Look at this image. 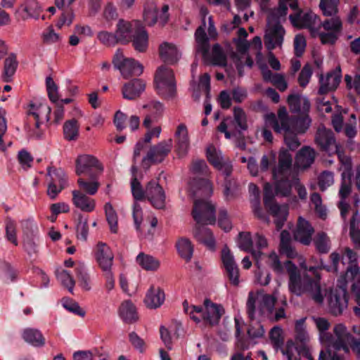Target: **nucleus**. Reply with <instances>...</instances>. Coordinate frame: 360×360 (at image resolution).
Returning <instances> with one entry per match:
<instances>
[{
    "label": "nucleus",
    "instance_id": "nucleus-1",
    "mask_svg": "<svg viewBox=\"0 0 360 360\" xmlns=\"http://www.w3.org/2000/svg\"><path fill=\"white\" fill-rule=\"evenodd\" d=\"M300 266L306 271L312 272L314 278H310L308 274L300 276L297 267L290 261L285 263V267L289 274L288 289L290 292L297 296L307 295L315 303L321 304L326 296V289L323 288L320 284V276L317 272L318 267H307L305 259L302 257L298 258Z\"/></svg>",
    "mask_w": 360,
    "mask_h": 360
},
{
    "label": "nucleus",
    "instance_id": "nucleus-2",
    "mask_svg": "<svg viewBox=\"0 0 360 360\" xmlns=\"http://www.w3.org/2000/svg\"><path fill=\"white\" fill-rule=\"evenodd\" d=\"M354 337L343 323H337L333 326V333H323L321 336V343L326 347V350H321L319 354V360H342V359L332 352L342 350L349 353V346Z\"/></svg>",
    "mask_w": 360,
    "mask_h": 360
},
{
    "label": "nucleus",
    "instance_id": "nucleus-3",
    "mask_svg": "<svg viewBox=\"0 0 360 360\" xmlns=\"http://www.w3.org/2000/svg\"><path fill=\"white\" fill-rule=\"evenodd\" d=\"M292 155L285 149L280 151L278 163L272 168V176L274 180L275 188H273L274 196L281 195L286 197L290 195L293 186Z\"/></svg>",
    "mask_w": 360,
    "mask_h": 360
},
{
    "label": "nucleus",
    "instance_id": "nucleus-4",
    "mask_svg": "<svg viewBox=\"0 0 360 360\" xmlns=\"http://www.w3.org/2000/svg\"><path fill=\"white\" fill-rule=\"evenodd\" d=\"M266 125L272 127L275 131L304 133L310 126L311 119L308 115H300L289 117L285 108H281L278 117L274 114H268L265 117Z\"/></svg>",
    "mask_w": 360,
    "mask_h": 360
},
{
    "label": "nucleus",
    "instance_id": "nucleus-5",
    "mask_svg": "<svg viewBox=\"0 0 360 360\" xmlns=\"http://www.w3.org/2000/svg\"><path fill=\"white\" fill-rule=\"evenodd\" d=\"M278 291L273 295L262 291H250L247 300V312L250 319H259L265 314H271L278 298Z\"/></svg>",
    "mask_w": 360,
    "mask_h": 360
},
{
    "label": "nucleus",
    "instance_id": "nucleus-6",
    "mask_svg": "<svg viewBox=\"0 0 360 360\" xmlns=\"http://www.w3.org/2000/svg\"><path fill=\"white\" fill-rule=\"evenodd\" d=\"M280 12L269 11L266 27L264 36V44L268 50L281 47L285 34V30L281 22H285L286 15H281Z\"/></svg>",
    "mask_w": 360,
    "mask_h": 360
},
{
    "label": "nucleus",
    "instance_id": "nucleus-7",
    "mask_svg": "<svg viewBox=\"0 0 360 360\" xmlns=\"http://www.w3.org/2000/svg\"><path fill=\"white\" fill-rule=\"evenodd\" d=\"M183 306L185 312L194 321L198 323L202 320L212 326L217 324L224 313L221 305L213 303L208 300H205L203 307L190 306L187 301L184 302Z\"/></svg>",
    "mask_w": 360,
    "mask_h": 360
},
{
    "label": "nucleus",
    "instance_id": "nucleus-8",
    "mask_svg": "<svg viewBox=\"0 0 360 360\" xmlns=\"http://www.w3.org/2000/svg\"><path fill=\"white\" fill-rule=\"evenodd\" d=\"M196 41V49L198 53H200L205 60L210 61L215 65L224 66L226 65V56L221 46L215 44L212 51V54H209V38L202 27H199L195 33Z\"/></svg>",
    "mask_w": 360,
    "mask_h": 360
},
{
    "label": "nucleus",
    "instance_id": "nucleus-9",
    "mask_svg": "<svg viewBox=\"0 0 360 360\" xmlns=\"http://www.w3.org/2000/svg\"><path fill=\"white\" fill-rule=\"evenodd\" d=\"M158 93L166 98H173L176 94V82L172 70L167 66L160 67L155 76Z\"/></svg>",
    "mask_w": 360,
    "mask_h": 360
},
{
    "label": "nucleus",
    "instance_id": "nucleus-10",
    "mask_svg": "<svg viewBox=\"0 0 360 360\" xmlns=\"http://www.w3.org/2000/svg\"><path fill=\"white\" fill-rule=\"evenodd\" d=\"M264 203L266 208L275 218V224L280 229L288 214V207L286 205H278L274 201L273 186L266 183L264 187Z\"/></svg>",
    "mask_w": 360,
    "mask_h": 360
},
{
    "label": "nucleus",
    "instance_id": "nucleus-11",
    "mask_svg": "<svg viewBox=\"0 0 360 360\" xmlns=\"http://www.w3.org/2000/svg\"><path fill=\"white\" fill-rule=\"evenodd\" d=\"M293 13L289 15V20L292 25L298 29H309L311 34L315 37L318 30L321 28L319 18L311 11H303L298 8V6L294 10Z\"/></svg>",
    "mask_w": 360,
    "mask_h": 360
},
{
    "label": "nucleus",
    "instance_id": "nucleus-12",
    "mask_svg": "<svg viewBox=\"0 0 360 360\" xmlns=\"http://www.w3.org/2000/svg\"><path fill=\"white\" fill-rule=\"evenodd\" d=\"M247 37L248 33L246 30L244 28H240L238 30V38L234 39L236 46V52L233 53L232 58L240 75L241 68L244 65L252 67L253 64V61L251 60L248 53L250 44L246 40Z\"/></svg>",
    "mask_w": 360,
    "mask_h": 360
},
{
    "label": "nucleus",
    "instance_id": "nucleus-13",
    "mask_svg": "<svg viewBox=\"0 0 360 360\" xmlns=\"http://www.w3.org/2000/svg\"><path fill=\"white\" fill-rule=\"evenodd\" d=\"M330 311L337 316L342 313L347 307V286L343 279L338 281L337 287L331 289L328 297Z\"/></svg>",
    "mask_w": 360,
    "mask_h": 360
},
{
    "label": "nucleus",
    "instance_id": "nucleus-14",
    "mask_svg": "<svg viewBox=\"0 0 360 360\" xmlns=\"http://www.w3.org/2000/svg\"><path fill=\"white\" fill-rule=\"evenodd\" d=\"M113 64L116 68L120 70L124 79H128L131 76H139L143 71V67L139 61L134 58H126L120 50L114 56Z\"/></svg>",
    "mask_w": 360,
    "mask_h": 360
},
{
    "label": "nucleus",
    "instance_id": "nucleus-15",
    "mask_svg": "<svg viewBox=\"0 0 360 360\" xmlns=\"http://www.w3.org/2000/svg\"><path fill=\"white\" fill-rule=\"evenodd\" d=\"M47 177L46 193L51 200H54L68 186L67 176L63 169L49 167L47 169Z\"/></svg>",
    "mask_w": 360,
    "mask_h": 360
},
{
    "label": "nucleus",
    "instance_id": "nucleus-16",
    "mask_svg": "<svg viewBox=\"0 0 360 360\" xmlns=\"http://www.w3.org/2000/svg\"><path fill=\"white\" fill-rule=\"evenodd\" d=\"M192 214L198 224H213L215 222V208L208 200H195Z\"/></svg>",
    "mask_w": 360,
    "mask_h": 360
},
{
    "label": "nucleus",
    "instance_id": "nucleus-17",
    "mask_svg": "<svg viewBox=\"0 0 360 360\" xmlns=\"http://www.w3.org/2000/svg\"><path fill=\"white\" fill-rule=\"evenodd\" d=\"M172 148V140L162 141L156 145L151 146L148 150L146 156L142 160L143 167H149L152 164L162 162L171 152Z\"/></svg>",
    "mask_w": 360,
    "mask_h": 360
},
{
    "label": "nucleus",
    "instance_id": "nucleus-18",
    "mask_svg": "<svg viewBox=\"0 0 360 360\" xmlns=\"http://www.w3.org/2000/svg\"><path fill=\"white\" fill-rule=\"evenodd\" d=\"M342 21L338 17L332 18L321 22V27L328 32H320L318 30V35L322 44H333L337 40L338 34L342 30Z\"/></svg>",
    "mask_w": 360,
    "mask_h": 360
},
{
    "label": "nucleus",
    "instance_id": "nucleus-19",
    "mask_svg": "<svg viewBox=\"0 0 360 360\" xmlns=\"http://www.w3.org/2000/svg\"><path fill=\"white\" fill-rule=\"evenodd\" d=\"M51 111V108L45 103L37 102L30 104L27 114L34 118L36 129H39L41 124L49 121ZM34 135L40 137L41 133L37 130L34 132Z\"/></svg>",
    "mask_w": 360,
    "mask_h": 360
},
{
    "label": "nucleus",
    "instance_id": "nucleus-20",
    "mask_svg": "<svg viewBox=\"0 0 360 360\" xmlns=\"http://www.w3.org/2000/svg\"><path fill=\"white\" fill-rule=\"evenodd\" d=\"M23 231V247L25 250L30 256L38 252L37 244V226L32 221H22Z\"/></svg>",
    "mask_w": 360,
    "mask_h": 360
},
{
    "label": "nucleus",
    "instance_id": "nucleus-21",
    "mask_svg": "<svg viewBox=\"0 0 360 360\" xmlns=\"http://www.w3.org/2000/svg\"><path fill=\"white\" fill-rule=\"evenodd\" d=\"M340 279H343L346 285L347 283H351V291L359 304L354 310L356 314L360 315V266L347 267L345 275Z\"/></svg>",
    "mask_w": 360,
    "mask_h": 360
},
{
    "label": "nucleus",
    "instance_id": "nucleus-22",
    "mask_svg": "<svg viewBox=\"0 0 360 360\" xmlns=\"http://www.w3.org/2000/svg\"><path fill=\"white\" fill-rule=\"evenodd\" d=\"M145 198L157 209L165 206L166 195L163 188L157 180H151L145 188Z\"/></svg>",
    "mask_w": 360,
    "mask_h": 360
},
{
    "label": "nucleus",
    "instance_id": "nucleus-23",
    "mask_svg": "<svg viewBox=\"0 0 360 360\" xmlns=\"http://www.w3.org/2000/svg\"><path fill=\"white\" fill-rule=\"evenodd\" d=\"M96 261L102 271L112 270L114 254L111 248L105 243L98 242L94 248Z\"/></svg>",
    "mask_w": 360,
    "mask_h": 360
},
{
    "label": "nucleus",
    "instance_id": "nucleus-24",
    "mask_svg": "<svg viewBox=\"0 0 360 360\" xmlns=\"http://www.w3.org/2000/svg\"><path fill=\"white\" fill-rule=\"evenodd\" d=\"M103 169L99 161L90 155H79L76 161V173L77 175H91L93 172L101 173Z\"/></svg>",
    "mask_w": 360,
    "mask_h": 360
},
{
    "label": "nucleus",
    "instance_id": "nucleus-25",
    "mask_svg": "<svg viewBox=\"0 0 360 360\" xmlns=\"http://www.w3.org/2000/svg\"><path fill=\"white\" fill-rule=\"evenodd\" d=\"M221 259L230 282L233 285H238L239 283V269L235 262L233 255L226 245L224 246L221 251Z\"/></svg>",
    "mask_w": 360,
    "mask_h": 360
},
{
    "label": "nucleus",
    "instance_id": "nucleus-26",
    "mask_svg": "<svg viewBox=\"0 0 360 360\" xmlns=\"http://www.w3.org/2000/svg\"><path fill=\"white\" fill-rule=\"evenodd\" d=\"M207 158L208 161L223 174L229 176L233 171L231 162L224 159L221 151L215 146L210 145L207 148Z\"/></svg>",
    "mask_w": 360,
    "mask_h": 360
},
{
    "label": "nucleus",
    "instance_id": "nucleus-27",
    "mask_svg": "<svg viewBox=\"0 0 360 360\" xmlns=\"http://www.w3.org/2000/svg\"><path fill=\"white\" fill-rule=\"evenodd\" d=\"M315 141L320 148L329 153L337 152L338 147L333 133L330 129H327L324 126H320L315 136Z\"/></svg>",
    "mask_w": 360,
    "mask_h": 360
},
{
    "label": "nucleus",
    "instance_id": "nucleus-28",
    "mask_svg": "<svg viewBox=\"0 0 360 360\" xmlns=\"http://www.w3.org/2000/svg\"><path fill=\"white\" fill-rule=\"evenodd\" d=\"M41 12V7L37 0H24L15 13L19 15L22 20H26L29 18L39 19Z\"/></svg>",
    "mask_w": 360,
    "mask_h": 360
},
{
    "label": "nucleus",
    "instance_id": "nucleus-29",
    "mask_svg": "<svg viewBox=\"0 0 360 360\" xmlns=\"http://www.w3.org/2000/svg\"><path fill=\"white\" fill-rule=\"evenodd\" d=\"M314 229L308 221L300 217L297 227L294 231L295 239L303 245H308L311 243Z\"/></svg>",
    "mask_w": 360,
    "mask_h": 360
},
{
    "label": "nucleus",
    "instance_id": "nucleus-30",
    "mask_svg": "<svg viewBox=\"0 0 360 360\" xmlns=\"http://www.w3.org/2000/svg\"><path fill=\"white\" fill-rule=\"evenodd\" d=\"M340 79L341 71L340 68L333 72H328L326 76L321 75L319 79V94H324L335 90L338 86Z\"/></svg>",
    "mask_w": 360,
    "mask_h": 360
},
{
    "label": "nucleus",
    "instance_id": "nucleus-31",
    "mask_svg": "<svg viewBox=\"0 0 360 360\" xmlns=\"http://www.w3.org/2000/svg\"><path fill=\"white\" fill-rule=\"evenodd\" d=\"M73 205L82 212H91L96 208V201L81 191L73 190L72 191Z\"/></svg>",
    "mask_w": 360,
    "mask_h": 360
},
{
    "label": "nucleus",
    "instance_id": "nucleus-32",
    "mask_svg": "<svg viewBox=\"0 0 360 360\" xmlns=\"http://www.w3.org/2000/svg\"><path fill=\"white\" fill-rule=\"evenodd\" d=\"M164 291L160 288L151 285L144 299L146 306L149 309L159 308L165 302Z\"/></svg>",
    "mask_w": 360,
    "mask_h": 360
},
{
    "label": "nucleus",
    "instance_id": "nucleus-33",
    "mask_svg": "<svg viewBox=\"0 0 360 360\" xmlns=\"http://www.w3.org/2000/svg\"><path fill=\"white\" fill-rule=\"evenodd\" d=\"M288 103L291 112L300 115H307L310 103L309 100L298 94H291L288 98Z\"/></svg>",
    "mask_w": 360,
    "mask_h": 360
},
{
    "label": "nucleus",
    "instance_id": "nucleus-34",
    "mask_svg": "<svg viewBox=\"0 0 360 360\" xmlns=\"http://www.w3.org/2000/svg\"><path fill=\"white\" fill-rule=\"evenodd\" d=\"M146 84L141 79H134L124 84L122 94L127 100H134L145 90Z\"/></svg>",
    "mask_w": 360,
    "mask_h": 360
},
{
    "label": "nucleus",
    "instance_id": "nucleus-35",
    "mask_svg": "<svg viewBox=\"0 0 360 360\" xmlns=\"http://www.w3.org/2000/svg\"><path fill=\"white\" fill-rule=\"evenodd\" d=\"M174 136L176 151L179 155L183 156L188 152L190 144L188 129L184 124L177 127Z\"/></svg>",
    "mask_w": 360,
    "mask_h": 360
},
{
    "label": "nucleus",
    "instance_id": "nucleus-36",
    "mask_svg": "<svg viewBox=\"0 0 360 360\" xmlns=\"http://www.w3.org/2000/svg\"><path fill=\"white\" fill-rule=\"evenodd\" d=\"M159 54L161 59L169 64H174L181 57V52L177 46L169 42H163L159 46Z\"/></svg>",
    "mask_w": 360,
    "mask_h": 360
},
{
    "label": "nucleus",
    "instance_id": "nucleus-37",
    "mask_svg": "<svg viewBox=\"0 0 360 360\" xmlns=\"http://www.w3.org/2000/svg\"><path fill=\"white\" fill-rule=\"evenodd\" d=\"M333 265L335 269L337 271L338 269L339 261L342 260L344 264H347V267H352L353 266H359L357 264V254L351 248H345L344 252L340 257L338 253L333 252L330 256Z\"/></svg>",
    "mask_w": 360,
    "mask_h": 360
},
{
    "label": "nucleus",
    "instance_id": "nucleus-38",
    "mask_svg": "<svg viewBox=\"0 0 360 360\" xmlns=\"http://www.w3.org/2000/svg\"><path fill=\"white\" fill-rule=\"evenodd\" d=\"M238 245L242 250L251 252L255 260L256 265L259 266V262L262 254L259 250L252 249V240L249 232H243L239 234Z\"/></svg>",
    "mask_w": 360,
    "mask_h": 360
},
{
    "label": "nucleus",
    "instance_id": "nucleus-39",
    "mask_svg": "<svg viewBox=\"0 0 360 360\" xmlns=\"http://www.w3.org/2000/svg\"><path fill=\"white\" fill-rule=\"evenodd\" d=\"M190 186L193 194L198 198L210 197L213 193L212 184L206 179H194Z\"/></svg>",
    "mask_w": 360,
    "mask_h": 360
},
{
    "label": "nucleus",
    "instance_id": "nucleus-40",
    "mask_svg": "<svg viewBox=\"0 0 360 360\" xmlns=\"http://www.w3.org/2000/svg\"><path fill=\"white\" fill-rule=\"evenodd\" d=\"M134 31L132 23L120 20L115 32L119 42L123 44L129 42Z\"/></svg>",
    "mask_w": 360,
    "mask_h": 360
},
{
    "label": "nucleus",
    "instance_id": "nucleus-41",
    "mask_svg": "<svg viewBox=\"0 0 360 360\" xmlns=\"http://www.w3.org/2000/svg\"><path fill=\"white\" fill-rule=\"evenodd\" d=\"M130 41L132 42L133 47L136 51L145 52L148 46L147 32L143 27L136 29Z\"/></svg>",
    "mask_w": 360,
    "mask_h": 360
},
{
    "label": "nucleus",
    "instance_id": "nucleus-42",
    "mask_svg": "<svg viewBox=\"0 0 360 360\" xmlns=\"http://www.w3.org/2000/svg\"><path fill=\"white\" fill-rule=\"evenodd\" d=\"M22 339L34 347H42L45 344V338L39 330L27 328L22 333Z\"/></svg>",
    "mask_w": 360,
    "mask_h": 360
},
{
    "label": "nucleus",
    "instance_id": "nucleus-43",
    "mask_svg": "<svg viewBox=\"0 0 360 360\" xmlns=\"http://www.w3.org/2000/svg\"><path fill=\"white\" fill-rule=\"evenodd\" d=\"M119 314L122 320L127 323H132L138 319L136 309L130 300L122 302L119 308Z\"/></svg>",
    "mask_w": 360,
    "mask_h": 360
},
{
    "label": "nucleus",
    "instance_id": "nucleus-44",
    "mask_svg": "<svg viewBox=\"0 0 360 360\" xmlns=\"http://www.w3.org/2000/svg\"><path fill=\"white\" fill-rule=\"evenodd\" d=\"M248 188L252 198L251 206L255 215L261 219L268 221L260 207L259 188L254 184H250Z\"/></svg>",
    "mask_w": 360,
    "mask_h": 360
},
{
    "label": "nucleus",
    "instance_id": "nucleus-45",
    "mask_svg": "<svg viewBox=\"0 0 360 360\" xmlns=\"http://www.w3.org/2000/svg\"><path fill=\"white\" fill-rule=\"evenodd\" d=\"M316 152L313 148L304 147L296 156V163L299 167L304 169L314 162Z\"/></svg>",
    "mask_w": 360,
    "mask_h": 360
},
{
    "label": "nucleus",
    "instance_id": "nucleus-46",
    "mask_svg": "<svg viewBox=\"0 0 360 360\" xmlns=\"http://www.w3.org/2000/svg\"><path fill=\"white\" fill-rule=\"evenodd\" d=\"M262 73L265 81L271 82L280 91H283L287 89L288 84L283 75L278 73L274 74L266 68L262 69Z\"/></svg>",
    "mask_w": 360,
    "mask_h": 360
},
{
    "label": "nucleus",
    "instance_id": "nucleus-47",
    "mask_svg": "<svg viewBox=\"0 0 360 360\" xmlns=\"http://www.w3.org/2000/svg\"><path fill=\"white\" fill-rule=\"evenodd\" d=\"M136 262L146 271H155L160 267V261L158 259L143 252H141L136 256Z\"/></svg>",
    "mask_w": 360,
    "mask_h": 360
},
{
    "label": "nucleus",
    "instance_id": "nucleus-48",
    "mask_svg": "<svg viewBox=\"0 0 360 360\" xmlns=\"http://www.w3.org/2000/svg\"><path fill=\"white\" fill-rule=\"evenodd\" d=\"M18 65V63L15 53H11L4 60V71L2 73V78L4 82H8L11 81L17 70Z\"/></svg>",
    "mask_w": 360,
    "mask_h": 360
},
{
    "label": "nucleus",
    "instance_id": "nucleus-49",
    "mask_svg": "<svg viewBox=\"0 0 360 360\" xmlns=\"http://www.w3.org/2000/svg\"><path fill=\"white\" fill-rule=\"evenodd\" d=\"M176 248L179 256L182 259L186 262H189L191 259L193 254V245L188 238H179L176 241Z\"/></svg>",
    "mask_w": 360,
    "mask_h": 360
},
{
    "label": "nucleus",
    "instance_id": "nucleus-50",
    "mask_svg": "<svg viewBox=\"0 0 360 360\" xmlns=\"http://www.w3.org/2000/svg\"><path fill=\"white\" fill-rule=\"evenodd\" d=\"M280 250L281 253L289 258H294L297 256V253L292 245L290 234L285 230L281 233Z\"/></svg>",
    "mask_w": 360,
    "mask_h": 360
},
{
    "label": "nucleus",
    "instance_id": "nucleus-51",
    "mask_svg": "<svg viewBox=\"0 0 360 360\" xmlns=\"http://www.w3.org/2000/svg\"><path fill=\"white\" fill-rule=\"evenodd\" d=\"M194 236L197 240L210 248H214L215 245V241L211 231L204 226L195 227L194 232Z\"/></svg>",
    "mask_w": 360,
    "mask_h": 360
},
{
    "label": "nucleus",
    "instance_id": "nucleus-52",
    "mask_svg": "<svg viewBox=\"0 0 360 360\" xmlns=\"http://www.w3.org/2000/svg\"><path fill=\"white\" fill-rule=\"evenodd\" d=\"M79 124L77 120L70 119L63 124V136L68 141H76L79 134Z\"/></svg>",
    "mask_w": 360,
    "mask_h": 360
},
{
    "label": "nucleus",
    "instance_id": "nucleus-53",
    "mask_svg": "<svg viewBox=\"0 0 360 360\" xmlns=\"http://www.w3.org/2000/svg\"><path fill=\"white\" fill-rule=\"evenodd\" d=\"M77 184L79 188L78 190L89 195H96L100 187V183L96 178L92 179H86L80 177L77 180Z\"/></svg>",
    "mask_w": 360,
    "mask_h": 360
},
{
    "label": "nucleus",
    "instance_id": "nucleus-54",
    "mask_svg": "<svg viewBox=\"0 0 360 360\" xmlns=\"http://www.w3.org/2000/svg\"><path fill=\"white\" fill-rule=\"evenodd\" d=\"M218 130L222 133H224L226 139H231V137L236 132L240 131V129L237 123L231 117L225 118L218 127Z\"/></svg>",
    "mask_w": 360,
    "mask_h": 360
},
{
    "label": "nucleus",
    "instance_id": "nucleus-55",
    "mask_svg": "<svg viewBox=\"0 0 360 360\" xmlns=\"http://www.w3.org/2000/svg\"><path fill=\"white\" fill-rule=\"evenodd\" d=\"M305 319L297 320L295 323V341L306 346L309 341V335L304 326Z\"/></svg>",
    "mask_w": 360,
    "mask_h": 360
},
{
    "label": "nucleus",
    "instance_id": "nucleus-56",
    "mask_svg": "<svg viewBox=\"0 0 360 360\" xmlns=\"http://www.w3.org/2000/svg\"><path fill=\"white\" fill-rule=\"evenodd\" d=\"M358 212H356L350 221L349 236L355 249H360V229L356 227Z\"/></svg>",
    "mask_w": 360,
    "mask_h": 360
},
{
    "label": "nucleus",
    "instance_id": "nucleus-57",
    "mask_svg": "<svg viewBox=\"0 0 360 360\" xmlns=\"http://www.w3.org/2000/svg\"><path fill=\"white\" fill-rule=\"evenodd\" d=\"M42 42L44 44L51 45L60 43L61 41V36L56 33L53 26L47 27L41 34Z\"/></svg>",
    "mask_w": 360,
    "mask_h": 360
},
{
    "label": "nucleus",
    "instance_id": "nucleus-58",
    "mask_svg": "<svg viewBox=\"0 0 360 360\" xmlns=\"http://www.w3.org/2000/svg\"><path fill=\"white\" fill-rule=\"evenodd\" d=\"M105 213L107 221L109 224L112 233L117 232V215L112 205L109 202L105 203L104 206Z\"/></svg>",
    "mask_w": 360,
    "mask_h": 360
},
{
    "label": "nucleus",
    "instance_id": "nucleus-59",
    "mask_svg": "<svg viewBox=\"0 0 360 360\" xmlns=\"http://www.w3.org/2000/svg\"><path fill=\"white\" fill-rule=\"evenodd\" d=\"M314 242L316 248L319 252L326 253L330 248V240L326 233H318Z\"/></svg>",
    "mask_w": 360,
    "mask_h": 360
},
{
    "label": "nucleus",
    "instance_id": "nucleus-60",
    "mask_svg": "<svg viewBox=\"0 0 360 360\" xmlns=\"http://www.w3.org/2000/svg\"><path fill=\"white\" fill-rule=\"evenodd\" d=\"M143 108L148 110V115L152 116L154 120H158L163 114L164 105L159 101H151L143 105Z\"/></svg>",
    "mask_w": 360,
    "mask_h": 360
},
{
    "label": "nucleus",
    "instance_id": "nucleus-61",
    "mask_svg": "<svg viewBox=\"0 0 360 360\" xmlns=\"http://www.w3.org/2000/svg\"><path fill=\"white\" fill-rule=\"evenodd\" d=\"M56 277L64 287L67 288L70 292H72L75 281L68 271L64 269L57 271Z\"/></svg>",
    "mask_w": 360,
    "mask_h": 360
},
{
    "label": "nucleus",
    "instance_id": "nucleus-62",
    "mask_svg": "<svg viewBox=\"0 0 360 360\" xmlns=\"http://www.w3.org/2000/svg\"><path fill=\"white\" fill-rule=\"evenodd\" d=\"M88 218L80 215L76 226V235L79 240L86 241L88 237Z\"/></svg>",
    "mask_w": 360,
    "mask_h": 360
},
{
    "label": "nucleus",
    "instance_id": "nucleus-63",
    "mask_svg": "<svg viewBox=\"0 0 360 360\" xmlns=\"http://www.w3.org/2000/svg\"><path fill=\"white\" fill-rule=\"evenodd\" d=\"M75 269L81 286L86 290H90V278L86 271L85 265L82 263H79L76 265Z\"/></svg>",
    "mask_w": 360,
    "mask_h": 360
},
{
    "label": "nucleus",
    "instance_id": "nucleus-64",
    "mask_svg": "<svg viewBox=\"0 0 360 360\" xmlns=\"http://www.w3.org/2000/svg\"><path fill=\"white\" fill-rule=\"evenodd\" d=\"M345 82L347 87L349 89H354L356 92L360 91V66L356 68V71L354 76L346 75Z\"/></svg>",
    "mask_w": 360,
    "mask_h": 360
}]
</instances>
